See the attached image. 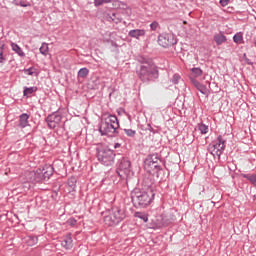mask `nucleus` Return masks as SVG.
I'll return each mask as SVG.
<instances>
[{"label": "nucleus", "mask_w": 256, "mask_h": 256, "mask_svg": "<svg viewBox=\"0 0 256 256\" xmlns=\"http://www.w3.org/2000/svg\"><path fill=\"white\" fill-rule=\"evenodd\" d=\"M153 197H155V193H153V190L151 189H148L147 191L134 189L131 193L132 203L136 207H147L148 205H151Z\"/></svg>", "instance_id": "nucleus-1"}, {"label": "nucleus", "mask_w": 256, "mask_h": 256, "mask_svg": "<svg viewBox=\"0 0 256 256\" xmlns=\"http://www.w3.org/2000/svg\"><path fill=\"white\" fill-rule=\"evenodd\" d=\"M126 217L125 207L113 206L112 209L108 211V215L104 216V223L108 225V227H113V225L121 223Z\"/></svg>", "instance_id": "nucleus-2"}, {"label": "nucleus", "mask_w": 256, "mask_h": 256, "mask_svg": "<svg viewBox=\"0 0 256 256\" xmlns=\"http://www.w3.org/2000/svg\"><path fill=\"white\" fill-rule=\"evenodd\" d=\"M119 129V122L117 121V116L109 115L104 120H102L99 132L101 135H109L113 137L115 131Z\"/></svg>", "instance_id": "nucleus-3"}, {"label": "nucleus", "mask_w": 256, "mask_h": 256, "mask_svg": "<svg viewBox=\"0 0 256 256\" xmlns=\"http://www.w3.org/2000/svg\"><path fill=\"white\" fill-rule=\"evenodd\" d=\"M138 75L141 81H151L157 75V67L149 62H145L141 65Z\"/></svg>", "instance_id": "nucleus-4"}, {"label": "nucleus", "mask_w": 256, "mask_h": 256, "mask_svg": "<svg viewBox=\"0 0 256 256\" xmlns=\"http://www.w3.org/2000/svg\"><path fill=\"white\" fill-rule=\"evenodd\" d=\"M208 151L213 157H218L219 159L223 151H225V140H223V137L218 136L217 141L209 145Z\"/></svg>", "instance_id": "nucleus-5"}, {"label": "nucleus", "mask_w": 256, "mask_h": 256, "mask_svg": "<svg viewBox=\"0 0 256 256\" xmlns=\"http://www.w3.org/2000/svg\"><path fill=\"white\" fill-rule=\"evenodd\" d=\"M98 159L103 163V165L109 167L115 163V153L109 149H102L98 152Z\"/></svg>", "instance_id": "nucleus-6"}, {"label": "nucleus", "mask_w": 256, "mask_h": 256, "mask_svg": "<svg viewBox=\"0 0 256 256\" xmlns=\"http://www.w3.org/2000/svg\"><path fill=\"white\" fill-rule=\"evenodd\" d=\"M176 43L177 39H175V35H173V33H163L158 36V44L161 47H173Z\"/></svg>", "instance_id": "nucleus-7"}, {"label": "nucleus", "mask_w": 256, "mask_h": 256, "mask_svg": "<svg viewBox=\"0 0 256 256\" xmlns=\"http://www.w3.org/2000/svg\"><path fill=\"white\" fill-rule=\"evenodd\" d=\"M121 179H127L131 175V161L127 158H123L120 161L119 169L117 171Z\"/></svg>", "instance_id": "nucleus-8"}, {"label": "nucleus", "mask_w": 256, "mask_h": 256, "mask_svg": "<svg viewBox=\"0 0 256 256\" xmlns=\"http://www.w3.org/2000/svg\"><path fill=\"white\" fill-rule=\"evenodd\" d=\"M145 167L146 169H150L149 171H152L156 177H159V175H161V171H163L157 161L151 159L146 160Z\"/></svg>", "instance_id": "nucleus-9"}, {"label": "nucleus", "mask_w": 256, "mask_h": 256, "mask_svg": "<svg viewBox=\"0 0 256 256\" xmlns=\"http://www.w3.org/2000/svg\"><path fill=\"white\" fill-rule=\"evenodd\" d=\"M46 122L50 129H55L56 127H59L61 123V115L57 113L51 114L47 117Z\"/></svg>", "instance_id": "nucleus-10"}, {"label": "nucleus", "mask_w": 256, "mask_h": 256, "mask_svg": "<svg viewBox=\"0 0 256 256\" xmlns=\"http://www.w3.org/2000/svg\"><path fill=\"white\" fill-rule=\"evenodd\" d=\"M128 35L133 39H141V37H145V29L130 30Z\"/></svg>", "instance_id": "nucleus-11"}, {"label": "nucleus", "mask_w": 256, "mask_h": 256, "mask_svg": "<svg viewBox=\"0 0 256 256\" xmlns=\"http://www.w3.org/2000/svg\"><path fill=\"white\" fill-rule=\"evenodd\" d=\"M191 81L194 87H196V89H198L200 93H202L203 95H207V93H209V90L205 85H202L201 83H199V81L195 80L194 78H191Z\"/></svg>", "instance_id": "nucleus-12"}, {"label": "nucleus", "mask_w": 256, "mask_h": 256, "mask_svg": "<svg viewBox=\"0 0 256 256\" xmlns=\"http://www.w3.org/2000/svg\"><path fill=\"white\" fill-rule=\"evenodd\" d=\"M64 249H73V239L71 238V234H68L64 237L61 243Z\"/></svg>", "instance_id": "nucleus-13"}, {"label": "nucleus", "mask_w": 256, "mask_h": 256, "mask_svg": "<svg viewBox=\"0 0 256 256\" xmlns=\"http://www.w3.org/2000/svg\"><path fill=\"white\" fill-rule=\"evenodd\" d=\"M23 181L25 183H36V179H35V171H27L25 172V174L23 175Z\"/></svg>", "instance_id": "nucleus-14"}, {"label": "nucleus", "mask_w": 256, "mask_h": 256, "mask_svg": "<svg viewBox=\"0 0 256 256\" xmlns=\"http://www.w3.org/2000/svg\"><path fill=\"white\" fill-rule=\"evenodd\" d=\"M41 171H42L44 180L49 179V177H51V175H53V167H51V166H46V167L42 168Z\"/></svg>", "instance_id": "nucleus-15"}, {"label": "nucleus", "mask_w": 256, "mask_h": 256, "mask_svg": "<svg viewBox=\"0 0 256 256\" xmlns=\"http://www.w3.org/2000/svg\"><path fill=\"white\" fill-rule=\"evenodd\" d=\"M214 41L217 45H222V43H225V41H227V37H225V35H223L222 33H219L214 36Z\"/></svg>", "instance_id": "nucleus-16"}, {"label": "nucleus", "mask_w": 256, "mask_h": 256, "mask_svg": "<svg viewBox=\"0 0 256 256\" xmlns=\"http://www.w3.org/2000/svg\"><path fill=\"white\" fill-rule=\"evenodd\" d=\"M20 127H27L29 125V115L27 114H22L20 116Z\"/></svg>", "instance_id": "nucleus-17"}, {"label": "nucleus", "mask_w": 256, "mask_h": 256, "mask_svg": "<svg viewBox=\"0 0 256 256\" xmlns=\"http://www.w3.org/2000/svg\"><path fill=\"white\" fill-rule=\"evenodd\" d=\"M34 172H35L36 183H41V181H45V178L43 176V171L41 170V168L37 169Z\"/></svg>", "instance_id": "nucleus-18"}, {"label": "nucleus", "mask_w": 256, "mask_h": 256, "mask_svg": "<svg viewBox=\"0 0 256 256\" xmlns=\"http://www.w3.org/2000/svg\"><path fill=\"white\" fill-rule=\"evenodd\" d=\"M11 47H12V51H15V53H17L20 57H25V52H23V50L21 49V47H19V45L12 43Z\"/></svg>", "instance_id": "nucleus-19"}, {"label": "nucleus", "mask_w": 256, "mask_h": 256, "mask_svg": "<svg viewBox=\"0 0 256 256\" xmlns=\"http://www.w3.org/2000/svg\"><path fill=\"white\" fill-rule=\"evenodd\" d=\"M161 221L162 223H159V227H163L165 225H169L172 221L173 218L169 217V216H161Z\"/></svg>", "instance_id": "nucleus-20"}, {"label": "nucleus", "mask_w": 256, "mask_h": 256, "mask_svg": "<svg viewBox=\"0 0 256 256\" xmlns=\"http://www.w3.org/2000/svg\"><path fill=\"white\" fill-rule=\"evenodd\" d=\"M77 185V179L75 177H70L68 179V187L71 189V191H75V187Z\"/></svg>", "instance_id": "nucleus-21"}, {"label": "nucleus", "mask_w": 256, "mask_h": 256, "mask_svg": "<svg viewBox=\"0 0 256 256\" xmlns=\"http://www.w3.org/2000/svg\"><path fill=\"white\" fill-rule=\"evenodd\" d=\"M37 241H38L37 236H28L26 238V243L30 247L33 246V245H37Z\"/></svg>", "instance_id": "nucleus-22"}, {"label": "nucleus", "mask_w": 256, "mask_h": 256, "mask_svg": "<svg viewBox=\"0 0 256 256\" xmlns=\"http://www.w3.org/2000/svg\"><path fill=\"white\" fill-rule=\"evenodd\" d=\"M192 77L196 78V77H201L203 75V70H201V68H192Z\"/></svg>", "instance_id": "nucleus-23"}, {"label": "nucleus", "mask_w": 256, "mask_h": 256, "mask_svg": "<svg viewBox=\"0 0 256 256\" xmlns=\"http://www.w3.org/2000/svg\"><path fill=\"white\" fill-rule=\"evenodd\" d=\"M87 75H89V69H87V68H81L78 71V77H80L81 79H85V77H87Z\"/></svg>", "instance_id": "nucleus-24"}, {"label": "nucleus", "mask_w": 256, "mask_h": 256, "mask_svg": "<svg viewBox=\"0 0 256 256\" xmlns=\"http://www.w3.org/2000/svg\"><path fill=\"white\" fill-rule=\"evenodd\" d=\"M135 217H138V219H142V221H144V223H147V221H149V217L147 216V214H145L143 212H137L135 214Z\"/></svg>", "instance_id": "nucleus-25"}, {"label": "nucleus", "mask_w": 256, "mask_h": 256, "mask_svg": "<svg viewBox=\"0 0 256 256\" xmlns=\"http://www.w3.org/2000/svg\"><path fill=\"white\" fill-rule=\"evenodd\" d=\"M49 52V45L47 43H43L42 46L40 47V53L42 55H47Z\"/></svg>", "instance_id": "nucleus-26"}, {"label": "nucleus", "mask_w": 256, "mask_h": 256, "mask_svg": "<svg viewBox=\"0 0 256 256\" xmlns=\"http://www.w3.org/2000/svg\"><path fill=\"white\" fill-rule=\"evenodd\" d=\"M37 89L35 87L25 88L24 89V97H29L32 93H35Z\"/></svg>", "instance_id": "nucleus-27"}, {"label": "nucleus", "mask_w": 256, "mask_h": 256, "mask_svg": "<svg viewBox=\"0 0 256 256\" xmlns=\"http://www.w3.org/2000/svg\"><path fill=\"white\" fill-rule=\"evenodd\" d=\"M245 177L248 179V181H250V183H252V185H255L256 187V174H248Z\"/></svg>", "instance_id": "nucleus-28"}, {"label": "nucleus", "mask_w": 256, "mask_h": 256, "mask_svg": "<svg viewBox=\"0 0 256 256\" xmlns=\"http://www.w3.org/2000/svg\"><path fill=\"white\" fill-rule=\"evenodd\" d=\"M199 131L202 135H205L209 131V127L205 124H199Z\"/></svg>", "instance_id": "nucleus-29"}, {"label": "nucleus", "mask_w": 256, "mask_h": 256, "mask_svg": "<svg viewBox=\"0 0 256 256\" xmlns=\"http://www.w3.org/2000/svg\"><path fill=\"white\" fill-rule=\"evenodd\" d=\"M233 39L234 43H243V35L241 34H235Z\"/></svg>", "instance_id": "nucleus-30"}, {"label": "nucleus", "mask_w": 256, "mask_h": 256, "mask_svg": "<svg viewBox=\"0 0 256 256\" xmlns=\"http://www.w3.org/2000/svg\"><path fill=\"white\" fill-rule=\"evenodd\" d=\"M104 3H111V0H95L94 4L96 7L103 5Z\"/></svg>", "instance_id": "nucleus-31"}, {"label": "nucleus", "mask_w": 256, "mask_h": 256, "mask_svg": "<svg viewBox=\"0 0 256 256\" xmlns=\"http://www.w3.org/2000/svg\"><path fill=\"white\" fill-rule=\"evenodd\" d=\"M150 28H151V31H157V29L159 28V22L157 21H154L150 24Z\"/></svg>", "instance_id": "nucleus-32"}, {"label": "nucleus", "mask_w": 256, "mask_h": 256, "mask_svg": "<svg viewBox=\"0 0 256 256\" xmlns=\"http://www.w3.org/2000/svg\"><path fill=\"white\" fill-rule=\"evenodd\" d=\"M126 135H128V137H135V131L131 130V129H125L124 130Z\"/></svg>", "instance_id": "nucleus-33"}, {"label": "nucleus", "mask_w": 256, "mask_h": 256, "mask_svg": "<svg viewBox=\"0 0 256 256\" xmlns=\"http://www.w3.org/2000/svg\"><path fill=\"white\" fill-rule=\"evenodd\" d=\"M180 79H181V76H179L178 74H175L173 76L172 82L174 83V85H177V83H179Z\"/></svg>", "instance_id": "nucleus-34"}, {"label": "nucleus", "mask_w": 256, "mask_h": 256, "mask_svg": "<svg viewBox=\"0 0 256 256\" xmlns=\"http://www.w3.org/2000/svg\"><path fill=\"white\" fill-rule=\"evenodd\" d=\"M68 225H70L71 227H75V225H77V220H75L74 218H70L67 221Z\"/></svg>", "instance_id": "nucleus-35"}, {"label": "nucleus", "mask_w": 256, "mask_h": 256, "mask_svg": "<svg viewBox=\"0 0 256 256\" xmlns=\"http://www.w3.org/2000/svg\"><path fill=\"white\" fill-rule=\"evenodd\" d=\"M220 5H222V7H227V5H229V0H220Z\"/></svg>", "instance_id": "nucleus-36"}, {"label": "nucleus", "mask_w": 256, "mask_h": 256, "mask_svg": "<svg viewBox=\"0 0 256 256\" xmlns=\"http://www.w3.org/2000/svg\"><path fill=\"white\" fill-rule=\"evenodd\" d=\"M5 61V58L3 57V48H0V63H3Z\"/></svg>", "instance_id": "nucleus-37"}, {"label": "nucleus", "mask_w": 256, "mask_h": 256, "mask_svg": "<svg viewBox=\"0 0 256 256\" xmlns=\"http://www.w3.org/2000/svg\"><path fill=\"white\" fill-rule=\"evenodd\" d=\"M244 60H245V63H247L248 65H252L251 61H249V59L247 58V54H244Z\"/></svg>", "instance_id": "nucleus-38"}, {"label": "nucleus", "mask_w": 256, "mask_h": 256, "mask_svg": "<svg viewBox=\"0 0 256 256\" xmlns=\"http://www.w3.org/2000/svg\"><path fill=\"white\" fill-rule=\"evenodd\" d=\"M25 72L27 73V75H33L32 69H27V70H25Z\"/></svg>", "instance_id": "nucleus-39"}, {"label": "nucleus", "mask_w": 256, "mask_h": 256, "mask_svg": "<svg viewBox=\"0 0 256 256\" xmlns=\"http://www.w3.org/2000/svg\"><path fill=\"white\" fill-rule=\"evenodd\" d=\"M21 7H29V4H24L23 2H20Z\"/></svg>", "instance_id": "nucleus-40"}, {"label": "nucleus", "mask_w": 256, "mask_h": 256, "mask_svg": "<svg viewBox=\"0 0 256 256\" xmlns=\"http://www.w3.org/2000/svg\"><path fill=\"white\" fill-rule=\"evenodd\" d=\"M115 23H121V20H120V19H117V21H115Z\"/></svg>", "instance_id": "nucleus-41"}, {"label": "nucleus", "mask_w": 256, "mask_h": 256, "mask_svg": "<svg viewBox=\"0 0 256 256\" xmlns=\"http://www.w3.org/2000/svg\"><path fill=\"white\" fill-rule=\"evenodd\" d=\"M184 25H187V21H184Z\"/></svg>", "instance_id": "nucleus-42"}, {"label": "nucleus", "mask_w": 256, "mask_h": 256, "mask_svg": "<svg viewBox=\"0 0 256 256\" xmlns=\"http://www.w3.org/2000/svg\"><path fill=\"white\" fill-rule=\"evenodd\" d=\"M113 15V17H115V14H112Z\"/></svg>", "instance_id": "nucleus-43"}]
</instances>
